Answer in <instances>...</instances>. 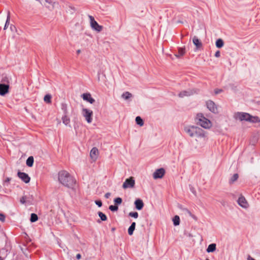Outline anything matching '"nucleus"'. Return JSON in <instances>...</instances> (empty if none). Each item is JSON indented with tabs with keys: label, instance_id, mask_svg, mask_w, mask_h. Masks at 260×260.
Returning a JSON list of instances; mask_svg holds the SVG:
<instances>
[{
	"label": "nucleus",
	"instance_id": "nucleus-1",
	"mask_svg": "<svg viewBox=\"0 0 260 260\" xmlns=\"http://www.w3.org/2000/svg\"><path fill=\"white\" fill-rule=\"evenodd\" d=\"M184 131L190 137L195 138L196 142L200 145L205 144L208 140L207 133L198 126L186 125Z\"/></svg>",
	"mask_w": 260,
	"mask_h": 260
},
{
	"label": "nucleus",
	"instance_id": "nucleus-2",
	"mask_svg": "<svg viewBox=\"0 0 260 260\" xmlns=\"http://www.w3.org/2000/svg\"><path fill=\"white\" fill-rule=\"evenodd\" d=\"M58 179L61 184L67 187H72L76 182L75 179L66 171H60Z\"/></svg>",
	"mask_w": 260,
	"mask_h": 260
},
{
	"label": "nucleus",
	"instance_id": "nucleus-3",
	"mask_svg": "<svg viewBox=\"0 0 260 260\" xmlns=\"http://www.w3.org/2000/svg\"><path fill=\"white\" fill-rule=\"evenodd\" d=\"M234 117L240 121L245 120L253 123L260 122L259 117L252 116L249 113L245 112H237L235 113Z\"/></svg>",
	"mask_w": 260,
	"mask_h": 260
},
{
	"label": "nucleus",
	"instance_id": "nucleus-4",
	"mask_svg": "<svg viewBox=\"0 0 260 260\" xmlns=\"http://www.w3.org/2000/svg\"><path fill=\"white\" fill-rule=\"evenodd\" d=\"M196 119L197 123L205 129H209L212 126L210 120L206 118L202 113L197 115Z\"/></svg>",
	"mask_w": 260,
	"mask_h": 260
},
{
	"label": "nucleus",
	"instance_id": "nucleus-5",
	"mask_svg": "<svg viewBox=\"0 0 260 260\" xmlns=\"http://www.w3.org/2000/svg\"><path fill=\"white\" fill-rule=\"evenodd\" d=\"M82 114L85 118L87 123H90L92 122L93 116V112L92 110L87 108H83L82 110Z\"/></svg>",
	"mask_w": 260,
	"mask_h": 260
},
{
	"label": "nucleus",
	"instance_id": "nucleus-6",
	"mask_svg": "<svg viewBox=\"0 0 260 260\" xmlns=\"http://www.w3.org/2000/svg\"><path fill=\"white\" fill-rule=\"evenodd\" d=\"M89 20H90V24L91 27L97 31L98 32H100L102 31L103 29V26L101 25H100L98 22L94 20V18L93 16L91 15H89L88 16Z\"/></svg>",
	"mask_w": 260,
	"mask_h": 260
},
{
	"label": "nucleus",
	"instance_id": "nucleus-7",
	"mask_svg": "<svg viewBox=\"0 0 260 260\" xmlns=\"http://www.w3.org/2000/svg\"><path fill=\"white\" fill-rule=\"evenodd\" d=\"M135 184V181L133 177L126 179L122 185V187L124 189L127 188H133L134 187Z\"/></svg>",
	"mask_w": 260,
	"mask_h": 260
},
{
	"label": "nucleus",
	"instance_id": "nucleus-8",
	"mask_svg": "<svg viewBox=\"0 0 260 260\" xmlns=\"http://www.w3.org/2000/svg\"><path fill=\"white\" fill-rule=\"evenodd\" d=\"M165 173L164 169L160 168L156 170L153 174V177L155 179L161 178L163 177Z\"/></svg>",
	"mask_w": 260,
	"mask_h": 260
},
{
	"label": "nucleus",
	"instance_id": "nucleus-9",
	"mask_svg": "<svg viewBox=\"0 0 260 260\" xmlns=\"http://www.w3.org/2000/svg\"><path fill=\"white\" fill-rule=\"evenodd\" d=\"M208 109L213 113L217 112V108L215 103L212 101H208L206 102Z\"/></svg>",
	"mask_w": 260,
	"mask_h": 260
},
{
	"label": "nucleus",
	"instance_id": "nucleus-10",
	"mask_svg": "<svg viewBox=\"0 0 260 260\" xmlns=\"http://www.w3.org/2000/svg\"><path fill=\"white\" fill-rule=\"evenodd\" d=\"M196 93V91L193 89H188L180 92L179 94V96L180 98H184L193 94Z\"/></svg>",
	"mask_w": 260,
	"mask_h": 260
},
{
	"label": "nucleus",
	"instance_id": "nucleus-11",
	"mask_svg": "<svg viewBox=\"0 0 260 260\" xmlns=\"http://www.w3.org/2000/svg\"><path fill=\"white\" fill-rule=\"evenodd\" d=\"M18 176L26 183H27L30 181V177L25 173L18 172Z\"/></svg>",
	"mask_w": 260,
	"mask_h": 260
},
{
	"label": "nucleus",
	"instance_id": "nucleus-12",
	"mask_svg": "<svg viewBox=\"0 0 260 260\" xmlns=\"http://www.w3.org/2000/svg\"><path fill=\"white\" fill-rule=\"evenodd\" d=\"M83 100L89 102L90 104H93L95 102V100L91 97V94L89 93H85L81 95Z\"/></svg>",
	"mask_w": 260,
	"mask_h": 260
},
{
	"label": "nucleus",
	"instance_id": "nucleus-13",
	"mask_svg": "<svg viewBox=\"0 0 260 260\" xmlns=\"http://www.w3.org/2000/svg\"><path fill=\"white\" fill-rule=\"evenodd\" d=\"M99 154V152L98 149L96 147L92 148L90 153L91 158L93 160L95 161L98 158Z\"/></svg>",
	"mask_w": 260,
	"mask_h": 260
},
{
	"label": "nucleus",
	"instance_id": "nucleus-14",
	"mask_svg": "<svg viewBox=\"0 0 260 260\" xmlns=\"http://www.w3.org/2000/svg\"><path fill=\"white\" fill-rule=\"evenodd\" d=\"M9 86L8 85L0 84V95H4L9 92Z\"/></svg>",
	"mask_w": 260,
	"mask_h": 260
},
{
	"label": "nucleus",
	"instance_id": "nucleus-15",
	"mask_svg": "<svg viewBox=\"0 0 260 260\" xmlns=\"http://www.w3.org/2000/svg\"><path fill=\"white\" fill-rule=\"evenodd\" d=\"M239 205L243 208H247L248 207V204L244 197L241 196L239 198L238 201Z\"/></svg>",
	"mask_w": 260,
	"mask_h": 260
},
{
	"label": "nucleus",
	"instance_id": "nucleus-16",
	"mask_svg": "<svg viewBox=\"0 0 260 260\" xmlns=\"http://www.w3.org/2000/svg\"><path fill=\"white\" fill-rule=\"evenodd\" d=\"M135 205L136 208L138 210H141L144 207V203L143 201L141 199H137L135 201Z\"/></svg>",
	"mask_w": 260,
	"mask_h": 260
},
{
	"label": "nucleus",
	"instance_id": "nucleus-17",
	"mask_svg": "<svg viewBox=\"0 0 260 260\" xmlns=\"http://www.w3.org/2000/svg\"><path fill=\"white\" fill-rule=\"evenodd\" d=\"M192 42L193 44L196 46L197 49L200 48L202 46L201 42L196 36L193 38Z\"/></svg>",
	"mask_w": 260,
	"mask_h": 260
},
{
	"label": "nucleus",
	"instance_id": "nucleus-18",
	"mask_svg": "<svg viewBox=\"0 0 260 260\" xmlns=\"http://www.w3.org/2000/svg\"><path fill=\"white\" fill-rule=\"evenodd\" d=\"M216 248V245L215 243H212L210 244L207 249V252L208 253L210 252H213L215 251Z\"/></svg>",
	"mask_w": 260,
	"mask_h": 260
},
{
	"label": "nucleus",
	"instance_id": "nucleus-19",
	"mask_svg": "<svg viewBox=\"0 0 260 260\" xmlns=\"http://www.w3.org/2000/svg\"><path fill=\"white\" fill-rule=\"evenodd\" d=\"M135 226L136 223L135 222H133L128 229V234L129 235H132L133 234L134 231L135 229Z\"/></svg>",
	"mask_w": 260,
	"mask_h": 260
},
{
	"label": "nucleus",
	"instance_id": "nucleus-20",
	"mask_svg": "<svg viewBox=\"0 0 260 260\" xmlns=\"http://www.w3.org/2000/svg\"><path fill=\"white\" fill-rule=\"evenodd\" d=\"M121 96L124 100H127L132 96V94L129 92L126 91L122 93V94L121 95Z\"/></svg>",
	"mask_w": 260,
	"mask_h": 260
},
{
	"label": "nucleus",
	"instance_id": "nucleus-21",
	"mask_svg": "<svg viewBox=\"0 0 260 260\" xmlns=\"http://www.w3.org/2000/svg\"><path fill=\"white\" fill-rule=\"evenodd\" d=\"M224 45V42L221 39H218L216 42V46L218 48L222 47Z\"/></svg>",
	"mask_w": 260,
	"mask_h": 260
},
{
	"label": "nucleus",
	"instance_id": "nucleus-22",
	"mask_svg": "<svg viewBox=\"0 0 260 260\" xmlns=\"http://www.w3.org/2000/svg\"><path fill=\"white\" fill-rule=\"evenodd\" d=\"M34 163V158L32 156H29L26 160V164L28 167H32Z\"/></svg>",
	"mask_w": 260,
	"mask_h": 260
},
{
	"label": "nucleus",
	"instance_id": "nucleus-23",
	"mask_svg": "<svg viewBox=\"0 0 260 260\" xmlns=\"http://www.w3.org/2000/svg\"><path fill=\"white\" fill-rule=\"evenodd\" d=\"M185 53V50L184 48H180L178 49V54L176 55L177 57H179L181 56H183Z\"/></svg>",
	"mask_w": 260,
	"mask_h": 260
},
{
	"label": "nucleus",
	"instance_id": "nucleus-24",
	"mask_svg": "<svg viewBox=\"0 0 260 260\" xmlns=\"http://www.w3.org/2000/svg\"><path fill=\"white\" fill-rule=\"evenodd\" d=\"M136 122L137 124L141 126H142L144 125L143 120L140 116L136 117Z\"/></svg>",
	"mask_w": 260,
	"mask_h": 260
},
{
	"label": "nucleus",
	"instance_id": "nucleus-25",
	"mask_svg": "<svg viewBox=\"0 0 260 260\" xmlns=\"http://www.w3.org/2000/svg\"><path fill=\"white\" fill-rule=\"evenodd\" d=\"M174 224L176 226L178 225L180 223V218L178 215H176L173 219Z\"/></svg>",
	"mask_w": 260,
	"mask_h": 260
},
{
	"label": "nucleus",
	"instance_id": "nucleus-26",
	"mask_svg": "<svg viewBox=\"0 0 260 260\" xmlns=\"http://www.w3.org/2000/svg\"><path fill=\"white\" fill-rule=\"evenodd\" d=\"M62 120L63 123H64L66 125L69 124L70 122V118L67 116H64L63 117H62Z\"/></svg>",
	"mask_w": 260,
	"mask_h": 260
},
{
	"label": "nucleus",
	"instance_id": "nucleus-27",
	"mask_svg": "<svg viewBox=\"0 0 260 260\" xmlns=\"http://www.w3.org/2000/svg\"><path fill=\"white\" fill-rule=\"evenodd\" d=\"M44 101L47 103H51V96L50 94H46L44 98Z\"/></svg>",
	"mask_w": 260,
	"mask_h": 260
},
{
	"label": "nucleus",
	"instance_id": "nucleus-28",
	"mask_svg": "<svg viewBox=\"0 0 260 260\" xmlns=\"http://www.w3.org/2000/svg\"><path fill=\"white\" fill-rule=\"evenodd\" d=\"M98 214L102 221H106L107 219L106 215L102 212H99Z\"/></svg>",
	"mask_w": 260,
	"mask_h": 260
},
{
	"label": "nucleus",
	"instance_id": "nucleus-29",
	"mask_svg": "<svg viewBox=\"0 0 260 260\" xmlns=\"http://www.w3.org/2000/svg\"><path fill=\"white\" fill-rule=\"evenodd\" d=\"M38 219V216L35 213H32L30 216V221L32 222L36 221Z\"/></svg>",
	"mask_w": 260,
	"mask_h": 260
},
{
	"label": "nucleus",
	"instance_id": "nucleus-30",
	"mask_svg": "<svg viewBox=\"0 0 260 260\" xmlns=\"http://www.w3.org/2000/svg\"><path fill=\"white\" fill-rule=\"evenodd\" d=\"M10 20V12H9L8 16H7V20H6V23H5V25L4 26V29H6L8 27V25H9Z\"/></svg>",
	"mask_w": 260,
	"mask_h": 260
},
{
	"label": "nucleus",
	"instance_id": "nucleus-31",
	"mask_svg": "<svg viewBox=\"0 0 260 260\" xmlns=\"http://www.w3.org/2000/svg\"><path fill=\"white\" fill-rule=\"evenodd\" d=\"M239 177L238 174H235L230 179V183H233L236 181Z\"/></svg>",
	"mask_w": 260,
	"mask_h": 260
},
{
	"label": "nucleus",
	"instance_id": "nucleus-32",
	"mask_svg": "<svg viewBox=\"0 0 260 260\" xmlns=\"http://www.w3.org/2000/svg\"><path fill=\"white\" fill-rule=\"evenodd\" d=\"M128 215L131 217L137 218L138 217V213L137 212H131L128 213Z\"/></svg>",
	"mask_w": 260,
	"mask_h": 260
},
{
	"label": "nucleus",
	"instance_id": "nucleus-33",
	"mask_svg": "<svg viewBox=\"0 0 260 260\" xmlns=\"http://www.w3.org/2000/svg\"><path fill=\"white\" fill-rule=\"evenodd\" d=\"M118 209V206L116 205H111L109 206V209L112 211H116Z\"/></svg>",
	"mask_w": 260,
	"mask_h": 260
},
{
	"label": "nucleus",
	"instance_id": "nucleus-34",
	"mask_svg": "<svg viewBox=\"0 0 260 260\" xmlns=\"http://www.w3.org/2000/svg\"><path fill=\"white\" fill-rule=\"evenodd\" d=\"M11 180V178L7 177L6 179L4 180L3 184L4 186H8L9 182Z\"/></svg>",
	"mask_w": 260,
	"mask_h": 260
},
{
	"label": "nucleus",
	"instance_id": "nucleus-35",
	"mask_svg": "<svg viewBox=\"0 0 260 260\" xmlns=\"http://www.w3.org/2000/svg\"><path fill=\"white\" fill-rule=\"evenodd\" d=\"M114 202L115 204H120L122 203V199L120 198H117L114 199Z\"/></svg>",
	"mask_w": 260,
	"mask_h": 260
},
{
	"label": "nucleus",
	"instance_id": "nucleus-36",
	"mask_svg": "<svg viewBox=\"0 0 260 260\" xmlns=\"http://www.w3.org/2000/svg\"><path fill=\"white\" fill-rule=\"evenodd\" d=\"M45 1L46 3H48L49 4L51 5L52 6V8L54 7V5L55 4V2H52L50 0H45Z\"/></svg>",
	"mask_w": 260,
	"mask_h": 260
},
{
	"label": "nucleus",
	"instance_id": "nucleus-37",
	"mask_svg": "<svg viewBox=\"0 0 260 260\" xmlns=\"http://www.w3.org/2000/svg\"><path fill=\"white\" fill-rule=\"evenodd\" d=\"M26 197L25 196H23L22 197L21 199H20V202H21V203L22 204H24L26 202Z\"/></svg>",
	"mask_w": 260,
	"mask_h": 260
},
{
	"label": "nucleus",
	"instance_id": "nucleus-38",
	"mask_svg": "<svg viewBox=\"0 0 260 260\" xmlns=\"http://www.w3.org/2000/svg\"><path fill=\"white\" fill-rule=\"evenodd\" d=\"M222 91L223 90L221 89H215L214 90V92L215 94H217L222 92Z\"/></svg>",
	"mask_w": 260,
	"mask_h": 260
},
{
	"label": "nucleus",
	"instance_id": "nucleus-39",
	"mask_svg": "<svg viewBox=\"0 0 260 260\" xmlns=\"http://www.w3.org/2000/svg\"><path fill=\"white\" fill-rule=\"evenodd\" d=\"M5 220V216L3 214L0 213V220L4 222Z\"/></svg>",
	"mask_w": 260,
	"mask_h": 260
},
{
	"label": "nucleus",
	"instance_id": "nucleus-40",
	"mask_svg": "<svg viewBox=\"0 0 260 260\" xmlns=\"http://www.w3.org/2000/svg\"><path fill=\"white\" fill-rule=\"evenodd\" d=\"M95 203L99 206L101 207L102 206V202L101 201H95Z\"/></svg>",
	"mask_w": 260,
	"mask_h": 260
},
{
	"label": "nucleus",
	"instance_id": "nucleus-41",
	"mask_svg": "<svg viewBox=\"0 0 260 260\" xmlns=\"http://www.w3.org/2000/svg\"><path fill=\"white\" fill-rule=\"evenodd\" d=\"M220 56V52L219 50L217 51L215 53V56L216 57H219Z\"/></svg>",
	"mask_w": 260,
	"mask_h": 260
},
{
	"label": "nucleus",
	"instance_id": "nucleus-42",
	"mask_svg": "<svg viewBox=\"0 0 260 260\" xmlns=\"http://www.w3.org/2000/svg\"><path fill=\"white\" fill-rule=\"evenodd\" d=\"M111 196V193L110 192H107L105 194V197L106 199H108Z\"/></svg>",
	"mask_w": 260,
	"mask_h": 260
},
{
	"label": "nucleus",
	"instance_id": "nucleus-43",
	"mask_svg": "<svg viewBox=\"0 0 260 260\" xmlns=\"http://www.w3.org/2000/svg\"><path fill=\"white\" fill-rule=\"evenodd\" d=\"M190 215L196 220H197V217L194 215H192L191 214V213H190Z\"/></svg>",
	"mask_w": 260,
	"mask_h": 260
},
{
	"label": "nucleus",
	"instance_id": "nucleus-44",
	"mask_svg": "<svg viewBox=\"0 0 260 260\" xmlns=\"http://www.w3.org/2000/svg\"><path fill=\"white\" fill-rule=\"evenodd\" d=\"M81 257V254H77V255H76V258L78 259H80Z\"/></svg>",
	"mask_w": 260,
	"mask_h": 260
},
{
	"label": "nucleus",
	"instance_id": "nucleus-45",
	"mask_svg": "<svg viewBox=\"0 0 260 260\" xmlns=\"http://www.w3.org/2000/svg\"><path fill=\"white\" fill-rule=\"evenodd\" d=\"M247 260H255L253 257H251L250 256H248L247 257Z\"/></svg>",
	"mask_w": 260,
	"mask_h": 260
},
{
	"label": "nucleus",
	"instance_id": "nucleus-46",
	"mask_svg": "<svg viewBox=\"0 0 260 260\" xmlns=\"http://www.w3.org/2000/svg\"><path fill=\"white\" fill-rule=\"evenodd\" d=\"M77 53H80V50H78L77 51Z\"/></svg>",
	"mask_w": 260,
	"mask_h": 260
},
{
	"label": "nucleus",
	"instance_id": "nucleus-47",
	"mask_svg": "<svg viewBox=\"0 0 260 260\" xmlns=\"http://www.w3.org/2000/svg\"><path fill=\"white\" fill-rule=\"evenodd\" d=\"M62 106L64 107V108H66V105H63Z\"/></svg>",
	"mask_w": 260,
	"mask_h": 260
},
{
	"label": "nucleus",
	"instance_id": "nucleus-48",
	"mask_svg": "<svg viewBox=\"0 0 260 260\" xmlns=\"http://www.w3.org/2000/svg\"><path fill=\"white\" fill-rule=\"evenodd\" d=\"M0 260H3L1 256H0Z\"/></svg>",
	"mask_w": 260,
	"mask_h": 260
}]
</instances>
